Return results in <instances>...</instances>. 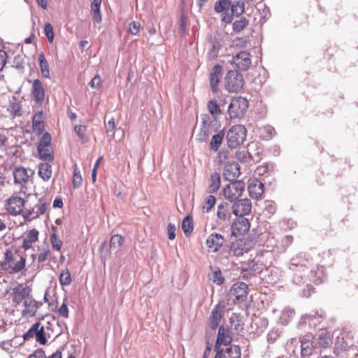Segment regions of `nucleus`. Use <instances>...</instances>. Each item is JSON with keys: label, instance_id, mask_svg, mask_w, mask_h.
Masks as SVG:
<instances>
[{"label": "nucleus", "instance_id": "nucleus-22", "mask_svg": "<svg viewBox=\"0 0 358 358\" xmlns=\"http://www.w3.org/2000/svg\"><path fill=\"white\" fill-rule=\"evenodd\" d=\"M223 67L220 65H215L210 74V85L213 92L216 93L218 91V83H220V78L222 76Z\"/></svg>", "mask_w": 358, "mask_h": 358}, {"label": "nucleus", "instance_id": "nucleus-58", "mask_svg": "<svg viewBox=\"0 0 358 358\" xmlns=\"http://www.w3.org/2000/svg\"><path fill=\"white\" fill-rule=\"evenodd\" d=\"M83 184V178L80 174H73V186L74 188L78 189L81 187Z\"/></svg>", "mask_w": 358, "mask_h": 358}, {"label": "nucleus", "instance_id": "nucleus-53", "mask_svg": "<svg viewBox=\"0 0 358 358\" xmlns=\"http://www.w3.org/2000/svg\"><path fill=\"white\" fill-rule=\"evenodd\" d=\"M66 302H67V300L65 299L64 300L62 305L60 306V308L58 310L59 315L61 317H63L64 318H68V317H69V308L67 307Z\"/></svg>", "mask_w": 358, "mask_h": 358}, {"label": "nucleus", "instance_id": "nucleus-64", "mask_svg": "<svg viewBox=\"0 0 358 358\" xmlns=\"http://www.w3.org/2000/svg\"><path fill=\"white\" fill-rule=\"evenodd\" d=\"M7 59V53L3 50H0V71H1L6 63Z\"/></svg>", "mask_w": 358, "mask_h": 358}, {"label": "nucleus", "instance_id": "nucleus-62", "mask_svg": "<svg viewBox=\"0 0 358 358\" xmlns=\"http://www.w3.org/2000/svg\"><path fill=\"white\" fill-rule=\"evenodd\" d=\"M45 352L43 349L38 348L36 350L34 353L30 355L27 358H44Z\"/></svg>", "mask_w": 358, "mask_h": 358}, {"label": "nucleus", "instance_id": "nucleus-50", "mask_svg": "<svg viewBox=\"0 0 358 358\" xmlns=\"http://www.w3.org/2000/svg\"><path fill=\"white\" fill-rule=\"evenodd\" d=\"M301 347L302 355H309L312 353V351H313L312 343H309L308 341H301Z\"/></svg>", "mask_w": 358, "mask_h": 358}, {"label": "nucleus", "instance_id": "nucleus-20", "mask_svg": "<svg viewBox=\"0 0 358 358\" xmlns=\"http://www.w3.org/2000/svg\"><path fill=\"white\" fill-rule=\"evenodd\" d=\"M31 93L37 103L41 105L44 102L45 92L44 87L39 79L34 80Z\"/></svg>", "mask_w": 358, "mask_h": 358}, {"label": "nucleus", "instance_id": "nucleus-1", "mask_svg": "<svg viewBox=\"0 0 358 358\" xmlns=\"http://www.w3.org/2000/svg\"><path fill=\"white\" fill-rule=\"evenodd\" d=\"M25 264L26 257L20 255L17 250H6L0 266L8 273L15 274L25 267Z\"/></svg>", "mask_w": 358, "mask_h": 358}, {"label": "nucleus", "instance_id": "nucleus-56", "mask_svg": "<svg viewBox=\"0 0 358 358\" xmlns=\"http://www.w3.org/2000/svg\"><path fill=\"white\" fill-rule=\"evenodd\" d=\"M13 66L15 67L17 69H23L24 66V62L23 59L21 56L17 55L14 57Z\"/></svg>", "mask_w": 358, "mask_h": 358}, {"label": "nucleus", "instance_id": "nucleus-57", "mask_svg": "<svg viewBox=\"0 0 358 358\" xmlns=\"http://www.w3.org/2000/svg\"><path fill=\"white\" fill-rule=\"evenodd\" d=\"M248 41L245 38H237L233 41V45L238 48H245Z\"/></svg>", "mask_w": 358, "mask_h": 358}, {"label": "nucleus", "instance_id": "nucleus-23", "mask_svg": "<svg viewBox=\"0 0 358 358\" xmlns=\"http://www.w3.org/2000/svg\"><path fill=\"white\" fill-rule=\"evenodd\" d=\"M24 309L22 312V316L34 317L38 308L42 305L41 303L38 302L31 297L27 298L24 301Z\"/></svg>", "mask_w": 358, "mask_h": 358}, {"label": "nucleus", "instance_id": "nucleus-21", "mask_svg": "<svg viewBox=\"0 0 358 358\" xmlns=\"http://www.w3.org/2000/svg\"><path fill=\"white\" fill-rule=\"evenodd\" d=\"M248 285L243 282H238L233 285L230 293L235 297L236 301H243L247 296Z\"/></svg>", "mask_w": 358, "mask_h": 358}, {"label": "nucleus", "instance_id": "nucleus-2", "mask_svg": "<svg viewBox=\"0 0 358 358\" xmlns=\"http://www.w3.org/2000/svg\"><path fill=\"white\" fill-rule=\"evenodd\" d=\"M246 138V129L241 124H236L231 127L227 133L226 138L228 146L231 148H236L242 144Z\"/></svg>", "mask_w": 358, "mask_h": 358}, {"label": "nucleus", "instance_id": "nucleus-43", "mask_svg": "<svg viewBox=\"0 0 358 358\" xmlns=\"http://www.w3.org/2000/svg\"><path fill=\"white\" fill-rule=\"evenodd\" d=\"M123 242V238L122 236L119 234L113 235L110 241V249H116L120 248Z\"/></svg>", "mask_w": 358, "mask_h": 358}, {"label": "nucleus", "instance_id": "nucleus-15", "mask_svg": "<svg viewBox=\"0 0 358 358\" xmlns=\"http://www.w3.org/2000/svg\"><path fill=\"white\" fill-rule=\"evenodd\" d=\"M233 213L239 217H243L251 211L252 204L248 199H239L235 201L232 206Z\"/></svg>", "mask_w": 358, "mask_h": 358}, {"label": "nucleus", "instance_id": "nucleus-27", "mask_svg": "<svg viewBox=\"0 0 358 358\" xmlns=\"http://www.w3.org/2000/svg\"><path fill=\"white\" fill-rule=\"evenodd\" d=\"M38 231L36 229H32L28 231L26 237L23 240L22 248L28 250L31 248L32 243L38 241Z\"/></svg>", "mask_w": 358, "mask_h": 358}, {"label": "nucleus", "instance_id": "nucleus-32", "mask_svg": "<svg viewBox=\"0 0 358 358\" xmlns=\"http://www.w3.org/2000/svg\"><path fill=\"white\" fill-rule=\"evenodd\" d=\"M245 4L241 1H237L234 4L231 3V13H230V22L233 19V16L239 17L244 13Z\"/></svg>", "mask_w": 358, "mask_h": 358}, {"label": "nucleus", "instance_id": "nucleus-52", "mask_svg": "<svg viewBox=\"0 0 358 358\" xmlns=\"http://www.w3.org/2000/svg\"><path fill=\"white\" fill-rule=\"evenodd\" d=\"M220 45L217 41L213 42L210 50L208 52L210 58H215L217 56Z\"/></svg>", "mask_w": 358, "mask_h": 358}, {"label": "nucleus", "instance_id": "nucleus-49", "mask_svg": "<svg viewBox=\"0 0 358 358\" xmlns=\"http://www.w3.org/2000/svg\"><path fill=\"white\" fill-rule=\"evenodd\" d=\"M44 32L48 41L50 43H52L54 41L55 34L52 24H45Z\"/></svg>", "mask_w": 358, "mask_h": 358}, {"label": "nucleus", "instance_id": "nucleus-28", "mask_svg": "<svg viewBox=\"0 0 358 358\" xmlns=\"http://www.w3.org/2000/svg\"><path fill=\"white\" fill-rule=\"evenodd\" d=\"M49 162L41 163L38 165V176L44 181H48L52 176V166Z\"/></svg>", "mask_w": 358, "mask_h": 358}, {"label": "nucleus", "instance_id": "nucleus-40", "mask_svg": "<svg viewBox=\"0 0 358 358\" xmlns=\"http://www.w3.org/2000/svg\"><path fill=\"white\" fill-rule=\"evenodd\" d=\"M74 131L76 132V134H77V136H78V138H80V140L83 142V143H85L87 141V138H86V131H87V127L85 126V125H82V124H77L74 127Z\"/></svg>", "mask_w": 358, "mask_h": 358}, {"label": "nucleus", "instance_id": "nucleus-35", "mask_svg": "<svg viewBox=\"0 0 358 358\" xmlns=\"http://www.w3.org/2000/svg\"><path fill=\"white\" fill-rule=\"evenodd\" d=\"M182 229L186 236H189L193 231L192 219L189 215L186 216L182 222Z\"/></svg>", "mask_w": 358, "mask_h": 358}, {"label": "nucleus", "instance_id": "nucleus-46", "mask_svg": "<svg viewBox=\"0 0 358 358\" xmlns=\"http://www.w3.org/2000/svg\"><path fill=\"white\" fill-rule=\"evenodd\" d=\"M236 158L241 162L247 163L250 160L251 156L247 150H242L236 152Z\"/></svg>", "mask_w": 358, "mask_h": 358}, {"label": "nucleus", "instance_id": "nucleus-34", "mask_svg": "<svg viewBox=\"0 0 358 358\" xmlns=\"http://www.w3.org/2000/svg\"><path fill=\"white\" fill-rule=\"evenodd\" d=\"M38 62L43 76L45 78H50L49 64L43 52L38 55Z\"/></svg>", "mask_w": 358, "mask_h": 358}, {"label": "nucleus", "instance_id": "nucleus-4", "mask_svg": "<svg viewBox=\"0 0 358 358\" xmlns=\"http://www.w3.org/2000/svg\"><path fill=\"white\" fill-rule=\"evenodd\" d=\"M225 88L229 92L240 91L244 85V79L238 71H229L225 76Z\"/></svg>", "mask_w": 358, "mask_h": 358}, {"label": "nucleus", "instance_id": "nucleus-51", "mask_svg": "<svg viewBox=\"0 0 358 358\" xmlns=\"http://www.w3.org/2000/svg\"><path fill=\"white\" fill-rule=\"evenodd\" d=\"M50 241L52 245L53 249L57 251H59L62 248V242L59 240L56 234H52L50 236Z\"/></svg>", "mask_w": 358, "mask_h": 358}, {"label": "nucleus", "instance_id": "nucleus-45", "mask_svg": "<svg viewBox=\"0 0 358 358\" xmlns=\"http://www.w3.org/2000/svg\"><path fill=\"white\" fill-rule=\"evenodd\" d=\"M38 327H39V322L33 324L31 328L23 335L24 341H29L30 338L35 337Z\"/></svg>", "mask_w": 358, "mask_h": 358}, {"label": "nucleus", "instance_id": "nucleus-38", "mask_svg": "<svg viewBox=\"0 0 358 358\" xmlns=\"http://www.w3.org/2000/svg\"><path fill=\"white\" fill-rule=\"evenodd\" d=\"M71 277L68 268L63 270L59 275V282L62 286H68L71 283Z\"/></svg>", "mask_w": 358, "mask_h": 358}, {"label": "nucleus", "instance_id": "nucleus-25", "mask_svg": "<svg viewBox=\"0 0 358 358\" xmlns=\"http://www.w3.org/2000/svg\"><path fill=\"white\" fill-rule=\"evenodd\" d=\"M44 114L42 110L35 113L32 117V129L37 134H41L44 131Z\"/></svg>", "mask_w": 358, "mask_h": 358}, {"label": "nucleus", "instance_id": "nucleus-31", "mask_svg": "<svg viewBox=\"0 0 358 358\" xmlns=\"http://www.w3.org/2000/svg\"><path fill=\"white\" fill-rule=\"evenodd\" d=\"M38 155L41 159L46 162H52L53 150L52 147L37 148Z\"/></svg>", "mask_w": 358, "mask_h": 358}, {"label": "nucleus", "instance_id": "nucleus-12", "mask_svg": "<svg viewBox=\"0 0 358 358\" xmlns=\"http://www.w3.org/2000/svg\"><path fill=\"white\" fill-rule=\"evenodd\" d=\"M231 2L229 0H218L214 4V10L220 13L223 22H230Z\"/></svg>", "mask_w": 358, "mask_h": 358}, {"label": "nucleus", "instance_id": "nucleus-60", "mask_svg": "<svg viewBox=\"0 0 358 358\" xmlns=\"http://www.w3.org/2000/svg\"><path fill=\"white\" fill-rule=\"evenodd\" d=\"M237 317H238L236 316V319H237ZM229 322H230L231 328H233L236 331H239V329L242 324H241V322L238 320H236V321H235L234 317L232 316L230 317Z\"/></svg>", "mask_w": 358, "mask_h": 358}, {"label": "nucleus", "instance_id": "nucleus-41", "mask_svg": "<svg viewBox=\"0 0 358 358\" xmlns=\"http://www.w3.org/2000/svg\"><path fill=\"white\" fill-rule=\"evenodd\" d=\"M215 197L213 195H209L206 197L204 204L202 206V210L203 213H208L211 208L215 204Z\"/></svg>", "mask_w": 358, "mask_h": 358}, {"label": "nucleus", "instance_id": "nucleus-7", "mask_svg": "<svg viewBox=\"0 0 358 358\" xmlns=\"http://www.w3.org/2000/svg\"><path fill=\"white\" fill-rule=\"evenodd\" d=\"M245 189V183L242 180L231 181L223 189V194L226 199L233 201L237 199Z\"/></svg>", "mask_w": 358, "mask_h": 358}, {"label": "nucleus", "instance_id": "nucleus-44", "mask_svg": "<svg viewBox=\"0 0 358 358\" xmlns=\"http://www.w3.org/2000/svg\"><path fill=\"white\" fill-rule=\"evenodd\" d=\"M51 136L45 132L39 140L37 148L51 147Z\"/></svg>", "mask_w": 358, "mask_h": 358}, {"label": "nucleus", "instance_id": "nucleus-8", "mask_svg": "<svg viewBox=\"0 0 358 358\" xmlns=\"http://www.w3.org/2000/svg\"><path fill=\"white\" fill-rule=\"evenodd\" d=\"M11 290L12 303L15 307H17L22 301L24 302L27 298H29L31 292V289L24 284H17Z\"/></svg>", "mask_w": 358, "mask_h": 358}, {"label": "nucleus", "instance_id": "nucleus-48", "mask_svg": "<svg viewBox=\"0 0 358 358\" xmlns=\"http://www.w3.org/2000/svg\"><path fill=\"white\" fill-rule=\"evenodd\" d=\"M8 110L10 113L11 115L14 116H20L21 115V107L17 102H12L10 103Z\"/></svg>", "mask_w": 358, "mask_h": 358}, {"label": "nucleus", "instance_id": "nucleus-5", "mask_svg": "<svg viewBox=\"0 0 358 358\" xmlns=\"http://www.w3.org/2000/svg\"><path fill=\"white\" fill-rule=\"evenodd\" d=\"M248 108V101L241 96L233 99L228 106V113L231 119L240 118L243 116Z\"/></svg>", "mask_w": 358, "mask_h": 358}, {"label": "nucleus", "instance_id": "nucleus-11", "mask_svg": "<svg viewBox=\"0 0 358 358\" xmlns=\"http://www.w3.org/2000/svg\"><path fill=\"white\" fill-rule=\"evenodd\" d=\"M250 54L247 51H241L232 57L231 64L240 71H246L251 65Z\"/></svg>", "mask_w": 358, "mask_h": 358}, {"label": "nucleus", "instance_id": "nucleus-42", "mask_svg": "<svg viewBox=\"0 0 358 358\" xmlns=\"http://www.w3.org/2000/svg\"><path fill=\"white\" fill-rule=\"evenodd\" d=\"M294 314V310L289 308H285L280 315V320L281 322L284 324H287L288 322V320L292 317Z\"/></svg>", "mask_w": 358, "mask_h": 358}, {"label": "nucleus", "instance_id": "nucleus-33", "mask_svg": "<svg viewBox=\"0 0 358 358\" xmlns=\"http://www.w3.org/2000/svg\"><path fill=\"white\" fill-rule=\"evenodd\" d=\"M224 137V133L223 131H220L217 134L213 135L210 143V150L217 151L222 144Z\"/></svg>", "mask_w": 358, "mask_h": 358}, {"label": "nucleus", "instance_id": "nucleus-9", "mask_svg": "<svg viewBox=\"0 0 358 358\" xmlns=\"http://www.w3.org/2000/svg\"><path fill=\"white\" fill-rule=\"evenodd\" d=\"M50 202L45 198H40L38 203L31 208L28 209L24 214L25 220H34L45 213Z\"/></svg>", "mask_w": 358, "mask_h": 358}, {"label": "nucleus", "instance_id": "nucleus-18", "mask_svg": "<svg viewBox=\"0 0 358 358\" xmlns=\"http://www.w3.org/2000/svg\"><path fill=\"white\" fill-rule=\"evenodd\" d=\"M215 351L216 354L214 358H241V348L238 345H233L225 350L218 348Z\"/></svg>", "mask_w": 358, "mask_h": 358}, {"label": "nucleus", "instance_id": "nucleus-30", "mask_svg": "<svg viewBox=\"0 0 358 358\" xmlns=\"http://www.w3.org/2000/svg\"><path fill=\"white\" fill-rule=\"evenodd\" d=\"M13 177L15 183L21 184L27 180L29 176L27 169L20 166L14 169Z\"/></svg>", "mask_w": 358, "mask_h": 358}, {"label": "nucleus", "instance_id": "nucleus-16", "mask_svg": "<svg viewBox=\"0 0 358 358\" xmlns=\"http://www.w3.org/2000/svg\"><path fill=\"white\" fill-rule=\"evenodd\" d=\"M225 242L224 238L220 234H211L206 239V244L208 248V252H216Z\"/></svg>", "mask_w": 358, "mask_h": 358}, {"label": "nucleus", "instance_id": "nucleus-47", "mask_svg": "<svg viewBox=\"0 0 358 358\" xmlns=\"http://www.w3.org/2000/svg\"><path fill=\"white\" fill-rule=\"evenodd\" d=\"M100 6H101V3H92L91 4L92 10L93 12V18H94V20L96 22H100L101 21Z\"/></svg>", "mask_w": 358, "mask_h": 358}, {"label": "nucleus", "instance_id": "nucleus-55", "mask_svg": "<svg viewBox=\"0 0 358 358\" xmlns=\"http://www.w3.org/2000/svg\"><path fill=\"white\" fill-rule=\"evenodd\" d=\"M317 342L323 348H326L329 343V337L327 335V334L322 333L319 336Z\"/></svg>", "mask_w": 358, "mask_h": 358}, {"label": "nucleus", "instance_id": "nucleus-36", "mask_svg": "<svg viewBox=\"0 0 358 358\" xmlns=\"http://www.w3.org/2000/svg\"><path fill=\"white\" fill-rule=\"evenodd\" d=\"M208 109L209 113L214 117H217L221 114V110L220 106L217 103V100H210L208 103Z\"/></svg>", "mask_w": 358, "mask_h": 358}, {"label": "nucleus", "instance_id": "nucleus-10", "mask_svg": "<svg viewBox=\"0 0 358 358\" xmlns=\"http://www.w3.org/2000/svg\"><path fill=\"white\" fill-rule=\"evenodd\" d=\"M25 201L20 196H13L6 201V210L12 215H17L22 213Z\"/></svg>", "mask_w": 358, "mask_h": 358}, {"label": "nucleus", "instance_id": "nucleus-6", "mask_svg": "<svg viewBox=\"0 0 358 358\" xmlns=\"http://www.w3.org/2000/svg\"><path fill=\"white\" fill-rule=\"evenodd\" d=\"M224 306L217 304L212 310L210 317L208 320V327L206 330L207 336L213 334L215 329L218 327L220 320L224 315Z\"/></svg>", "mask_w": 358, "mask_h": 358}, {"label": "nucleus", "instance_id": "nucleus-26", "mask_svg": "<svg viewBox=\"0 0 358 358\" xmlns=\"http://www.w3.org/2000/svg\"><path fill=\"white\" fill-rule=\"evenodd\" d=\"M217 217L222 221L225 222L231 217L230 207L227 203L222 202L217 206Z\"/></svg>", "mask_w": 358, "mask_h": 358}, {"label": "nucleus", "instance_id": "nucleus-29", "mask_svg": "<svg viewBox=\"0 0 358 358\" xmlns=\"http://www.w3.org/2000/svg\"><path fill=\"white\" fill-rule=\"evenodd\" d=\"M220 176L218 173L214 172L211 173L210 182L208 187V193H214L217 192L220 187Z\"/></svg>", "mask_w": 358, "mask_h": 358}, {"label": "nucleus", "instance_id": "nucleus-63", "mask_svg": "<svg viewBox=\"0 0 358 358\" xmlns=\"http://www.w3.org/2000/svg\"><path fill=\"white\" fill-rule=\"evenodd\" d=\"M141 24H129L128 30L131 34L136 35L139 32Z\"/></svg>", "mask_w": 358, "mask_h": 358}, {"label": "nucleus", "instance_id": "nucleus-39", "mask_svg": "<svg viewBox=\"0 0 358 358\" xmlns=\"http://www.w3.org/2000/svg\"><path fill=\"white\" fill-rule=\"evenodd\" d=\"M209 277L210 280L218 285L223 284L224 282V278L222 276L220 269L213 271Z\"/></svg>", "mask_w": 358, "mask_h": 358}, {"label": "nucleus", "instance_id": "nucleus-3", "mask_svg": "<svg viewBox=\"0 0 358 358\" xmlns=\"http://www.w3.org/2000/svg\"><path fill=\"white\" fill-rule=\"evenodd\" d=\"M307 264H309V262H308L307 260L303 263H300L297 259H292L291 260L289 269L295 272L293 281L296 285L302 282L303 278L308 277L309 275V273L312 272V269L307 265Z\"/></svg>", "mask_w": 358, "mask_h": 358}, {"label": "nucleus", "instance_id": "nucleus-61", "mask_svg": "<svg viewBox=\"0 0 358 358\" xmlns=\"http://www.w3.org/2000/svg\"><path fill=\"white\" fill-rule=\"evenodd\" d=\"M89 85L92 88H98L101 85V78L99 75H96L90 82Z\"/></svg>", "mask_w": 358, "mask_h": 358}, {"label": "nucleus", "instance_id": "nucleus-17", "mask_svg": "<svg viewBox=\"0 0 358 358\" xmlns=\"http://www.w3.org/2000/svg\"><path fill=\"white\" fill-rule=\"evenodd\" d=\"M240 174V166L237 162H228L224 165L223 170V176L227 180H237L236 179Z\"/></svg>", "mask_w": 358, "mask_h": 358}, {"label": "nucleus", "instance_id": "nucleus-13", "mask_svg": "<svg viewBox=\"0 0 358 358\" xmlns=\"http://www.w3.org/2000/svg\"><path fill=\"white\" fill-rule=\"evenodd\" d=\"M250 227L249 220L244 217L236 218L231 224V234L236 237L247 233Z\"/></svg>", "mask_w": 358, "mask_h": 358}, {"label": "nucleus", "instance_id": "nucleus-14", "mask_svg": "<svg viewBox=\"0 0 358 358\" xmlns=\"http://www.w3.org/2000/svg\"><path fill=\"white\" fill-rule=\"evenodd\" d=\"M232 340V334L229 328H225L223 325L220 326L218 329L214 350H217L218 348H221V345H229Z\"/></svg>", "mask_w": 358, "mask_h": 358}, {"label": "nucleus", "instance_id": "nucleus-37", "mask_svg": "<svg viewBox=\"0 0 358 358\" xmlns=\"http://www.w3.org/2000/svg\"><path fill=\"white\" fill-rule=\"evenodd\" d=\"M36 342L41 345H45L47 343L45 332L43 326L41 325L39 322V327L37 328L36 334L35 335Z\"/></svg>", "mask_w": 358, "mask_h": 358}, {"label": "nucleus", "instance_id": "nucleus-54", "mask_svg": "<svg viewBox=\"0 0 358 358\" xmlns=\"http://www.w3.org/2000/svg\"><path fill=\"white\" fill-rule=\"evenodd\" d=\"M264 209L266 212H267L269 215H272L275 213V203L272 201H266Z\"/></svg>", "mask_w": 358, "mask_h": 358}, {"label": "nucleus", "instance_id": "nucleus-59", "mask_svg": "<svg viewBox=\"0 0 358 358\" xmlns=\"http://www.w3.org/2000/svg\"><path fill=\"white\" fill-rule=\"evenodd\" d=\"M168 236L170 240H173L176 237V227L173 224L169 223L167 227Z\"/></svg>", "mask_w": 358, "mask_h": 358}, {"label": "nucleus", "instance_id": "nucleus-19", "mask_svg": "<svg viewBox=\"0 0 358 358\" xmlns=\"http://www.w3.org/2000/svg\"><path fill=\"white\" fill-rule=\"evenodd\" d=\"M248 190L251 198L259 199L264 192V183L260 180L254 178L248 184Z\"/></svg>", "mask_w": 358, "mask_h": 358}, {"label": "nucleus", "instance_id": "nucleus-24", "mask_svg": "<svg viewBox=\"0 0 358 358\" xmlns=\"http://www.w3.org/2000/svg\"><path fill=\"white\" fill-rule=\"evenodd\" d=\"M211 123L209 120H203L202 125L199 133L196 136V141L199 143L206 142L211 132Z\"/></svg>", "mask_w": 358, "mask_h": 358}]
</instances>
